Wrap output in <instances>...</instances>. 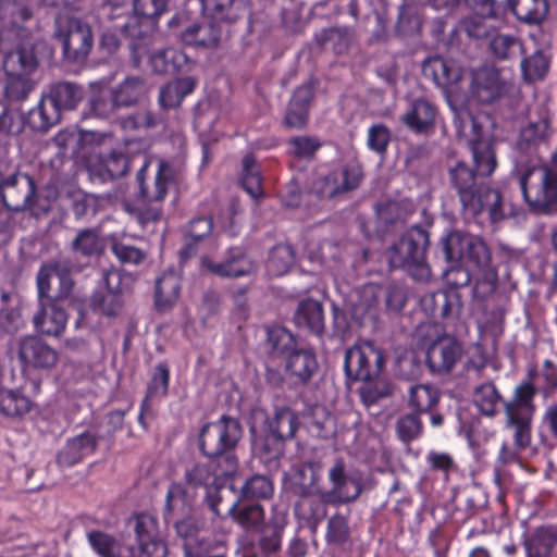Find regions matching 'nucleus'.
Wrapping results in <instances>:
<instances>
[{
	"label": "nucleus",
	"instance_id": "obj_1",
	"mask_svg": "<svg viewBox=\"0 0 557 557\" xmlns=\"http://www.w3.org/2000/svg\"><path fill=\"white\" fill-rule=\"evenodd\" d=\"M243 426L233 417L222 416L214 422L203 425L199 433V449L209 458H218L219 473L233 475L238 469V458L234 450L243 437Z\"/></svg>",
	"mask_w": 557,
	"mask_h": 557
},
{
	"label": "nucleus",
	"instance_id": "obj_2",
	"mask_svg": "<svg viewBox=\"0 0 557 557\" xmlns=\"http://www.w3.org/2000/svg\"><path fill=\"white\" fill-rule=\"evenodd\" d=\"M429 234L421 227H413L395 242L385 252L391 268H406L417 281H428L431 270L425 262Z\"/></svg>",
	"mask_w": 557,
	"mask_h": 557
},
{
	"label": "nucleus",
	"instance_id": "obj_3",
	"mask_svg": "<svg viewBox=\"0 0 557 557\" xmlns=\"http://www.w3.org/2000/svg\"><path fill=\"white\" fill-rule=\"evenodd\" d=\"M530 208L539 214H557V173L548 164L527 168L519 178Z\"/></svg>",
	"mask_w": 557,
	"mask_h": 557
},
{
	"label": "nucleus",
	"instance_id": "obj_4",
	"mask_svg": "<svg viewBox=\"0 0 557 557\" xmlns=\"http://www.w3.org/2000/svg\"><path fill=\"white\" fill-rule=\"evenodd\" d=\"M535 394L536 388L531 382H522L515 388L513 397L504 403L505 429L510 432L518 447L527 448L531 443Z\"/></svg>",
	"mask_w": 557,
	"mask_h": 557
},
{
	"label": "nucleus",
	"instance_id": "obj_5",
	"mask_svg": "<svg viewBox=\"0 0 557 557\" xmlns=\"http://www.w3.org/2000/svg\"><path fill=\"white\" fill-rule=\"evenodd\" d=\"M83 99L82 87L71 82H59L51 85L49 94L41 98L38 107L32 112L36 127L47 131L61 120L64 110H73Z\"/></svg>",
	"mask_w": 557,
	"mask_h": 557
},
{
	"label": "nucleus",
	"instance_id": "obj_6",
	"mask_svg": "<svg viewBox=\"0 0 557 557\" xmlns=\"http://www.w3.org/2000/svg\"><path fill=\"white\" fill-rule=\"evenodd\" d=\"M385 362L384 351L374 342L359 339L346 350L344 369L349 379L371 381L380 376Z\"/></svg>",
	"mask_w": 557,
	"mask_h": 557
},
{
	"label": "nucleus",
	"instance_id": "obj_7",
	"mask_svg": "<svg viewBox=\"0 0 557 557\" xmlns=\"http://www.w3.org/2000/svg\"><path fill=\"white\" fill-rule=\"evenodd\" d=\"M73 271L79 269L66 259L44 264L37 274L38 302L70 298L74 288Z\"/></svg>",
	"mask_w": 557,
	"mask_h": 557
},
{
	"label": "nucleus",
	"instance_id": "obj_8",
	"mask_svg": "<svg viewBox=\"0 0 557 557\" xmlns=\"http://www.w3.org/2000/svg\"><path fill=\"white\" fill-rule=\"evenodd\" d=\"M511 83L502 75V69L485 63L471 71L470 97L480 104L492 106L506 97Z\"/></svg>",
	"mask_w": 557,
	"mask_h": 557
},
{
	"label": "nucleus",
	"instance_id": "obj_9",
	"mask_svg": "<svg viewBox=\"0 0 557 557\" xmlns=\"http://www.w3.org/2000/svg\"><path fill=\"white\" fill-rule=\"evenodd\" d=\"M447 177L465 212L481 208L479 195L487 184L473 169L465 161H455L447 166Z\"/></svg>",
	"mask_w": 557,
	"mask_h": 557
},
{
	"label": "nucleus",
	"instance_id": "obj_10",
	"mask_svg": "<svg viewBox=\"0 0 557 557\" xmlns=\"http://www.w3.org/2000/svg\"><path fill=\"white\" fill-rule=\"evenodd\" d=\"M57 37L62 42L64 55L72 61L84 60L94 44L90 26L76 17L59 18Z\"/></svg>",
	"mask_w": 557,
	"mask_h": 557
},
{
	"label": "nucleus",
	"instance_id": "obj_11",
	"mask_svg": "<svg viewBox=\"0 0 557 557\" xmlns=\"http://www.w3.org/2000/svg\"><path fill=\"white\" fill-rule=\"evenodd\" d=\"M331 490L324 492V500L333 506L349 504L359 498L362 493V483L359 478L351 476L346 471L343 459L335 460L329 470Z\"/></svg>",
	"mask_w": 557,
	"mask_h": 557
},
{
	"label": "nucleus",
	"instance_id": "obj_12",
	"mask_svg": "<svg viewBox=\"0 0 557 557\" xmlns=\"http://www.w3.org/2000/svg\"><path fill=\"white\" fill-rule=\"evenodd\" d=\"M231 28L227 23H219L208 17L200 23H191L181 32V39L188 46L215 48L230 38Z\"/></svg>",
	"mask_w": 557,
	"mask_h": 557
},
{
	"label": "nucleus",
	"instance_id": "obj_13",
	"mask_svg": "<svg viewBox=\"0 0 557 557\" xmlns=\"http://www.w3.org/2000/svg\"><path fill=\"white\" fill-rule=\"evenodd\" d=\"M134 532L137 550L148 557H165L168 546L160 531L158 519L149 513H139L134 518Z\"/></svg>",
	"mask_w": 557,
	"mask_h": 557
},
{
	"label": "nucleus",
	"instance_id": "obj_14",
	"mask_svg": "<svg viewBox=\"0 0 557 557\" xmlns=\"http://www.w3.org/2000/svg\"><path fill=\"white\" fill-rule=\"evenodd\" d=\"M0 193L8 209L23 211L34 201L35 183L29 175L15 173L1 181Z\"/></svg>",
	"mask_w": 557,
	"mask_h": 557
},
{
	"label": "nucleus",
	"instance_id": "obj_15",
	"mask_svg": "<svg viewBox=\"0 0 557 557\" xmlns=\"http://www.w3.org/2000/svg\"><path fill=\"white\" fill-rule=\"evenodd\" d=\"M20 361L33 369H51L58 360V351L36 335L23 336L17 342Z\"/></svg>",
	"mask_w": 557,
	"mask_h": 557
},
{
	"label": "nucleus",
	"instance_id": "obj_16",
	"mask_svg": "<svg viewBox=\"0 0 557 557\" xmlns=\"http://www.w3.org/2000/svg\"><path fill=\"white\" fill-rule=\"evenodd\" d=\"M461 356V345L453 337L445 336L429 346L426 363L434 373H449Z\"/></svg>",
	"mask_w": 557,
	"mask_h": 557
},
{
	"label": "nucleus",
	"instance_id": "obj_17",
	"mask_svg": "<svg viewBox=\"0 0 557 557\" xmlns=\"http://www.w3.org/2000/svg\"><path fill=\"white\" fill-rule=\"evenodd\" d=\"M143 157V165L137 173V181L139 184V195L143 201L147 205L158 203L164 200L169 185L174 180V170L165 161H160L158 172L154 177L152 186H148L145 183V172L148 166V162L145 156Z\"/></svg>",
	"mask_w": 557,
	"mask_h": 557
},
{
	"label": "nucleus",
	"instance_id": "obj_18",
	"mask_svg": "<svg viewBox=\"0 0 557 557\" xmlns=\"http://www.w3.org/2000/svg\"><path fill=\"white\" fill-rule=\"evenodd\" d=\"M133 143H129L126 152L113 150L107 156L99 157L98 160L88 165L90 176L101 182L115 180L125 175L129 169V154L134 151Z\"/></svg>",
	"mask_w": 557,
	"mask_h": 557
},
{
	"label": "nucleus",
	"instance_id": "obj_19",
	"mask_svg": "<svg viewBox=\"0 0 557 557\" xmlns=\"http://www.w3.org/2000/svg\"><path fill=\"white\" fill-rule=\"evenodd\" d=\"M60 302H38V309L33 315L34 327L38 333L48 336H60L64 332L67 314Z\"/></svg>",
	"mask_w": 557,
	"mask_h": 557
},
{
	"label": "nucleus",
	"instance_id": "obj_20",
	"mask_svg": "<svg viewBox=\"0 0 557 557\" xmlns=\"http://www.w3.org/2000/svg\"><path fill=\"white\" fill-rule=\"evenodd\" d=\"M422 74L442 88L459 83L462 77V71L457 64L438 55L428 58L423 62Z\"/></svg>",
	"mask_w": 557,
	"mask_h": 557
},
{
	"label": "nucleus",
	"instance_id": "obj_21",
	"mask_svg": "<svg viewBox=\"0 0 557 557\" xmlns=\"http://www.w3.org/2000/svg\"><path fill=\"white\" fill-rule=\"evenodd\" d=\"M313 99V85L302 84L293 94L284 117V124L290 128H302L308 121L309 107Z\"/></svg>",
	"mask_w": 557,
	"mask_h": 557
},
{
	"label": "nucleus",
	"instance_id": "obj_22",
	"mask_svg": "<svg viewBox=\"0 0 557 557\" xmlns=\"http://www.w3.org/2000/svg\"><path fill=\"white\" fill-rule=\"evenodd\" d=\"M203 267L211 273L221 277H239L255 272L256 265L242 251H231L230 256L222 262H214L210 259L202 260Z\"/></svg>",
	"mask_w": 557,
	"mask_h": 557
},
{
	"label": "nucleus",
	"instance_id": "obj_23",
	"mask_svg": "<svg viewBox=\"0 0 557 557\" xmlns=\"http://www.w3.org/2000/svg\"><path fill=\"white\" fill-rule=\"evenodd\" d=\"M198 493L184 482H173L168 490L165 498V519L173 516H187L191 513Z\"/></svg>",
	"mask_w": 557,
	"mask_h": 557
},
{
	"label": "nucleus",
	"instance_id": "obj_24",
	"mask_svg": "<svg viewBox=\"0 0 557 557\" xmlns=\"http://www.w3.org/2000/svg\"><path fill=\"white\" fill-rule=\"evenodd\" d=\"M286 524V510L281 509L278 506H273L271 517L261 530L258 531L261 532L259 546L264 554H274L281 549L282 535Z\"/></svg>",
	"mask_w": 557,
	"mask_h": 557
},
{
	"label": "nucleus",
	"instance_id": "obj_25",
	"mask_svg": "<svg viewBox=\"0 0 557 557\" xmlns=\"http://www.w3.org/2000/svg\"><path fill=\"white\" fill-rule=\"evenodd\" d=\"M97 446V437L90 432H84L67 440L58 453L57 461L61 467H71L91 454Z\"/></svg>",
	"mask_w": 557,
	"mask_h": 557
},
{
	"label": "nucleus",
	"instance_id": "obj_26",
	"mask_svg": "<svg viewBox=\"0 0 557 557\" xmlns=\"http://www.w3.org/2000/svg\"><path fill=\"white\" fill-rule=\"evenodd\" d=\"M322 466L318 461L301 463L293 469L290 488L296 496L318 494Z\"/></svg>",
	"mask_w": 557,
	"mask_h": 557
},
{
	"label": "nucleus",
	"instance_id": "obj_27",
	"mask_svg": "<svg viewBox=\"0 0 557 557\" xmlns=\"http://www.w3.org/2000/svg\"><path fill=\"white\" fill-rule=\"evenodd\" d=\"M436 114L437 109L432 102L417 99L401 116V121L413 132L428 134L434 127Z\"/></svg>",
	"mask_w": 557,
	"mask_h": 557
},
{
	"label": "nucleus",
	"instance_id": "obj_28",
	"mask_svg": "<svg viewBox=\"0 0 557 557\" xmlns=\"http://www.w3.org/2000/svg\"><path fill=\"white\" fill-rule=\"evenodd\" d=\"M39 61L34 48L22 45L8 52L3 59V70L7 75H33L38 69Z\"/></svg>",
	"mask_w": 557,
	"mask_h": 557
},
{
	"label": "nucleus",
	"instance_id": "obj_29",
	"mask_svg": "<svg viewBox=\"0 0 557 557\" xmlns=\"http://www.w3.org/2000/svg\"><path fill=\"white\" fill-rule=\"evenodd\" d=\"M508 5L520 23L530 26L541 25L549 13L548 0H508Z\"/></svg>",
	"mask_w": 557,
	"mask_h": 557
},
{
	"label": "nucleus",
	"instance_id": "obj_30",
	"mask_svg": "<svg viewBox=\"0 0 557 557\" xmlns=\"http://www.w3.org/2000/svg\"><path fill=\"white\" fill-rule=\"evenodd\" d=\"M219 473V462H195L185 468L184 483L191 487L194 491H206L214 485L216 478H223Z\"/></svg>",
	"mask_w": 557,
	"mask_h": 557
},
{
	"label": "nucleus",
	"instance_id": "obj_31",
	"mask_svg": "<svg viewBox=\"0 0 557 557\" xmlns=\"http://www.w3.org/2000/svg\"><path fill=\"white\" fill-rule=\"evenodd\" d=\"M156 30V22L144 21L143 18L132 16L125 23V27H121L116 33L128 38L132 50L139 53L141 49L152 44Z\"/></svg>",
	"mask_w": 557,
	"mask_h": 557
},
{
	"label": "nucleus",
	"instance_id": "obj_32",
	"mask_svg": "<svg viewBox=\"0 0 557 557\" xmlns=\"http://www.w3.org/2000/svg\"><path fill=\"white\" fill-rule=\"evenodd\" d=\"M319 368L317 357L309 349H294L286 360V370L298 383H308Z\"/></svg>",
	"mask_w": 557,
	"mask_h": 557
},
{
	"label": "nucleus",
	"instance_id": "obj_33",
	"mask_svg": "<svg viewBox=\"0 0 557 557\" xmlns=\"http://www.w3.org/2000/svg\"><path fill=\"white\" fill-rule=\"evenodd\" d=\"M295 504V513L300 519L315 528L327 515L326 506L331 505L324 500V492L298 496Z\"/></svg>",
	"mask_w": 557,
	"mask_h": 557
},
{
	"label": "nucleus",
	"instance_id": "obj_34",
	"mask_svg": "<svg viewBox=\"0 0 557 557\" xmlns=\"http://www.w3.org/2000/svg\"><path fill=\"white\" fill-rule=\"evenodd\" d=\"M196 82L190 76L180 77L163 85L159 90L158 102L163 110L178 108L186 96L195 89Z\"/></svg>",
	"mask_w": 557,
	"mask_h": 557
},
{
	"label": "nucleus",
	"instance_id": "obj_35",
	"mask_svg": "<svg viewBox=\"0 0 557 557\" xmlns=\"http://www.w3.org/2000/svg\"><path fill=\"white\" fill-rule=\"evenodd\" d=\"M469 147L472 152L474 172L482 178L491 176L497 166L492 141L478 135L476 138L469 140Z\"/></svg>",
	"mask_w": 557,
	"mask_h": 557
},
{
	"label": "nucleus",
	"instance_id": "obj_36",
	"mask_svg": "<svg viewBox=\"0 0 557 557\" xmlns=\"http://www.w3.org/2000/svg\"><path fill=\"white\" fill-rule=\"evenodd\" d=\"M106 239L98 228H84L71 242V249L83 258H99L106 250Z\"/></svg>",
	"mask_w": 557,
	"mask_h": 557
},
{
	"label": "nucleus",
	"instance_id": "obj_37",
	"mask_svg": "<svg viewBox=\"0 0 557 557\" xmlns=\"http://www.w3.org/2000/svg\"><path fill=\"white\" fill-rule=\"evenodd\" d=\"M481 208L476 211H467L472 216H478L483 211H487L492 223H498L512 214L511 208H508L499 190L492 188L488 184L479 195Z\"/></svg>",
	"mask_w": 557,
	"mask_h": 557
},
{
	"label": "nucleus",
	"instance_id": "obj_38",
	"mask_svg": "<svg viewBox=\"0 0 557 557\" xmlns=\"http://www.w3.org/2000/svg\"><path fill=\"white\" fill-rule=\"evenodd\" d=\"M228 513L237 524L247 531H259L268 521L264 509L259 504L235 503Z\"/></svg>",
	"mask_w": 557,
	"mask_h": 557
},
{
	"label": "nucleus",
	"instance_id": "obj_39",
	"mask_svg": "<svg viewBox=\"0 0 557 557\" xmlns=\"http://www.w3.org/2000/svg\"><path fill=\"white\" fill-rule=\"evenodd\" d=\"M294 320L299 327L317 335L324 330L323 308L319 301L308 299L299 304Z\"/></svg>",
	"mask_w": 557,
	"mask_h": 557
},
{
	"label": "nucleus",
	"instance_id": "obj_40",
	"mask_svg": "<svg viewBox=\"0 0 557 557\" xmlns=\"http://www.w3.org/2000/svg\"><path fill=\"white\" fill-rule=\"evenodd\" d=\"M352 37V32L347 27H331L317 33L314 41L321 49L342 54L349 49Z\"/></svg>",
	"mask_w": 557,
	"mask_h": 557
},
{
	"label": "nucleus",
	"instance_id": "obj_41",
	"mask_svg": "<svg viewBox=\"0 0 557 557\" xmlns=\"http://www.w3.org/2000/svg\"><path fill=\"white\" fill-rule=\"evenodd\" d=\"M298 426L297 414L287 407L276 408L274 416L267 420V430L284 441L292 440Z\"/></svg>",
	"mask_w": 557,
	"mask_h": 557
},
{
	"label": "nucleus",
	"instance_id": "obj_42",
	"mask_svg": "<svg viewBox=\"0 0 557 557\" xmlns=\"http://www.w3.org/2000/svg\"><path fill=\"white\" fill-rule=\"evenodd\" d=\"M181 290L178 276L174 272H166L156 282V306L165 311L177 301Z\"/></svg>",
	"mask_w": 557,
	"mask_h": 557
},
{
	"label": "nucleus",
	"instance_id": "obj_43",
	"mask_svg": "<svg viewBox=\"0 0 557 557\" xmlns=\"http://www.w3.org/2000/svg\"><path fill=\"white\" fill-rule=\"evenodd\" d=\"M552 54L545 49H539L521 60V71L525 82L543 81L549 72Z\"/></svg>",
	"mask_w": 557,
	"mask_h": 557
},
{
	"label": "nucleus",
	"instance_id": "obj_44",
	"mask_svg": "<svg viewBox=\"0 0 557 557\" xmlns=\"http://www.w3.org/2000/svg\"><path fill=\"white\" fill-rule=\"evenodd\" d=\"M111 90L120 108L132 107L147 94V85L141 77L131 76Z\"/></svg>",
	"mask_w": 557,
	"mask_h": 557
},
{
	"label": "nucleus",
	"instance_id": "obj_45",
	"mask_svg": "<svg viewBox=\"0 0 557 557\" xmlns=\"http://www.w3.org/2000/svg\"><path fill=\"white\" fill-rule=\"evenodd\" d=\"M440 396V391L433 385H412L409 389L408 406L413 412L422 414L436 408Z\"/></svg>",
	"mask_w": 557,
	"mask_h": 557
},
{
	"label": "nucleus",
	"instance_id": "obj_46",
	"mask_svg": "<svg viewBox=\"0 0 557 557\" xmlns=\"http://www.w3.org/2000/svg\"><path fill=\"white\" fill-rule=\"evenodd\" d=\"M285 442L268 430L258 442L259 456L271 471H277L280 468V459L285 454Z\"/></svg>",
	"mask_w": 557,
	"mask_h": 557
},
{
	"label": "nucleus",
	"instance_id": "obj_47",
	"mask_svg": "<svg viewBox=\"0 0 557 557\" xmlns=\"http://www.w3.org/2000/svg\"><path fill=\"white\" fill-rule=\"evenodd\" d=\"M557 528H539L525 542L528 557H552Z\"/></svg>",
	"mask_w": 557,
	"mask_h": 557
},
{
	"label": "nucleus",
	"instance_id": "obj_48",
	"mask_svg": "<svg viewBox=\"0 0 557 557\" xmlns=\"http://www.w3.org/2000/svg\"><path fill=\"white\" fill-rule=\"evenodd\" d=\"M523 47L521 40L513 35L503 34L497 30L487 42V51L499 61L511 60L517 55V50Z\"/></svg>",
	"mask_w": 557,
	"mask_h": 557
},
{
	"label": "nucleus",
	"instance_id": "obj_49",
	"mask_svg": "<svg viewBox=\"0 0 557 557\" xmlns=\"http://www.w3.org/2000/svg\"><path fill=\"white\" fill-rule=\"evenodd\" d=\"M129 0H103L101 5L102 23L113 32L125 27V23L133 16L128 11Z\"/></svg>",
	"mask_w": 557,
	"mask_h": 557
},
{
	"label": "nucleus",
	"instance_id": "obj_50",
	"mask_svg": "<svg viewBox=\"0 0 557 557\" xmlns=\"http://www.w3.org/2000/svg\"><path fill=\"white\" fill-rule=\"evenodd\" d=\"M502 395L493 382L478 385L473 391V403L481 413L493 417L502 404Z\"/></svg>",
	"mask_w": 557,
	"mask_h": 557
},
{
	"label": "nucleus",
	"instance_id": "obj_51",
	"mask_svg": "<svg viewBox=\"0 0 557 557\" xmlns=\"http://www.w3.org/2000/svg\"><path fill=\"white\" fill-rule=\"evenodd\" d=\"M119 278L117 273H108L104 276L108 290L104 294H95L92 297L94 306L104 315L114 317L120 313L123 301L116 288L111 286L110 281Z\"/></svg>",
	"mask_w": 557,
	"mask_h": 557
},
{
	"label": "nucleus",
	"instance_id": "obj_52",
	"mask_svg": "<svg viewBox=\"0 0 557 557\" xmlns=\"http://www.w3.org/2000/svg\"><path fill=\"white\" fill-rule=\"evenodd\" d=\"M87 540L99 557H122L127 547L112 534L102 531H91Z\"/></svg>",
	"mask_w": 557,
	"mask_h": 557
},
{
	"label": "nucleus",
	"instance_id": "obj_53",
	"mask_svg": "<svg viewBox=\"0 0 557 557\" xmlns=\"http://www.w3.org/2000/svg\"><path fill=\"white\" fill-rule=\"evenodd\" d=\"M552 117L548 113L540 116L537 121L530 122L520 132V144L540 145L547 143L553 135Z\"/></svg>",
	"mask_w": 557,
	"mask_h": 557
},
{
	"label": "nucleus",
	"instance_id": "obj_54",
	"mask_svg": "<svg viewBox=\"0 0 557 557\" xmlns=\"http://www.w3.org/2000/svg\"><path fill=\"white\" fill-rule=\"evenodd\" d=\"M470 234H463L461 232H451L441 240V248L445 259L448 262L463 261L467 249L471 245Z\"/></svg>",
	"mask_w": 557,
	"mask_h": 557
},
{
	"label": "nucleus",
	"instance_id": "obj_55",
	"mask_svg": "<svg viewBox=\"0 0 557 557\" xmlns=\"http://www.w3.org/2000/svg\"><path fill=\"white\" fill-rule=\"evenodd\" d=\"M295 263V250L290 245L278 244L270 250L267 269L270 274H286Z\"/></svg>",
	"mask_w": 557,
	"mask_h": 557
},
{
	"label": "nucleus",
	"instance_id": "obj_56",
	"mask_svg": "<svg viewBox=\"0 0 557 557\" xmlns=\"http://www.w3.org/2000/svg\"><path fill=\"white\" fill-rule=\"evenodd\" d=\"M32 401L24 394L0 388V412L9 417H22L32 409Z\"/></svg>",
	"mask_w": 557,
	"mask_h": 557
},
{
	"label": "nucleus",
	"instance_id": "obj_57",
	"mask_svg": "<svg viewBox=\"0 0 557 557\" xmlns=\"http://www.w3.org/2000/svg\"><path fill=\"white\" fill-rule=\"evenodd\" d=\"M36 82L32 75H7L4 94L8 100L18 102L25 100L34 90Z\"/></svg>",
	"mask_w": 557,
	"mask_h": 557
},
{
	"label": "nucleus",
	"instance_id": "obj_58",
	"mask_svg": "<svg viewBox=\"0 0 557 557\" xmlns=\"http://www.w3.org/2000/svg\"><path fill=\"white\" fill-rule=\"evenodd\" d=\"M261 172L256 159L248 154L243 159L242 184L245 190L252 197L262 195Z\"/></svg>",
	"mask_w": 557,
	"mask_h": 557
},
{
	"label": "nucleus",
	"instance_id": "obj_59",
	"mask_svg": "<svg viewBox=\"0 0 557 557\" xmlns=\"http://www.w3.org/2000/svg\"><path fill=\"white\" fill-rule=\"evenodd\" d=\"M203 11L208 17L219 23H232L237 20V14L233 9L234 0H202Z\"/></svg>",
	"mask_w": 557,
	"mask_h": 557
},
{
	"label": "nucleus",
	"instance_id": "obj_60",
	"mask_svg": "<svg viewBox=\"0 0 557 557\" xmlns=\"http://www.w3.org/2000/svg\"><path fill=\"white\" fill-rule=\"evenodd\" d=\"M306 423L313 436L326 438L333 433V419L323 407L312 408Z\"/></svg>",
	"mask_w": 557,
	"mask_h": 557
},
{
	"label": "nucleus",
	"instance_id": "obj_61",
	"mask_svg": "<svg viewBox=\"0 0 557 557\" xmlns=\"http://www.w3.org/2000/svg\"><path fill=\"white\" fill-rule=\"evenodd\" d=\"M395 428L398 438L408 444L422 434L423 424L420 414L412 411L399 417Z\"/></svg>",
	"mask_w": 557,
	"mask_h": 557
},
{
	"label": "nucleus",
	"instance_id": "obj_62",
	"mask_svg": "<svg viewBox=\"0 0 557 557\" xmlns=\"http://www.w3.org/2000/svg\"><path fill=\"white\" fill-rule=\"evenodd\" d=\"M376 214L379 223L387 231L393 225L405 223L408 211L397 201H387L377 205Z\"/></svg>",
	"mask_w": 557,
	"mask_h": 557
},
{
	"label": "nucleus",
	"instance_id": "obj_63",
	"mask_svg": "<svg viewBox=\"0 0 557 557\" xmlns=\"http://www.w3.org/2000/svg\"><path fill=\"white\" fill-rule=\"evenodd\" d=\"M242 495L247 499L270 498L273 495V483L265 475H252L243 485Z\"/></svg>",
	"mask_w": 557,
	"mask_h": 557
},
{
	"label": "nucleus",
	"instance_id": "obj_64",
	"mask_svg": "<svg viewBox=\"0 0 557 557\" xmlns=\"http://www.w3.org/2000/svg\"><path fill=\"white\" fill-rule=\"evenodd\" d=\"M185 557H212L221 547V543L210 537H190L184 543Z\"/></svg>",
	"mask_w": 557,
	"mask_h": 557
}]
</instances>
